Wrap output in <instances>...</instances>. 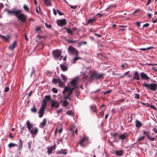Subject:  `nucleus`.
Returning a JSON list of instances; mask_svg holds the SVG:
<instances>
[{"label": "nucleus", "instance_id": "obj_2", "mask_svg": "<svg viewBox=\"0 0 157 157\" xmlns=\"http://www.w3.org/2000/svg\"><path fill=\"white\" fill-rule=\"evenodd\" d=\"M16 17L17 18L18 20L22 23H25L27 21V16L22 13L21 10H19Z\"/></svg>", "mask_w": 157, "mask_h": 157}, {"label": "nucleus", "instance_id": "obj_4", "mask_svg": "<svg viewBox=\"0 0 157 157\" xmlns=\"http://www.w3.org/2000/svg\"><path fill=\"white\" fill-rule=\"evenodd\" d=\"M104 75L103 74H99L97 72H93L90 75V78L93 80L94 79H99L103 78L102 77Z\"/></svg>", "mask_w": 157, "mask_h": 157}, {"label": "nucleus", "instance_id": "obj_29", "mask_svg": "<svg viewBox=\"0 0 157 157\" xmlns=\"http://www.w3.org/2000/svg\"><path fill=\"white\" fill-rule=\"evenodd\" d=\"M116 154L117 155L119 156H121L123 154V151L121 150L120 151H116Z\"/></svg>", "mask_w": 157, "mask_h": 157}, {"label": "nucleus", "instance_id": "obj_34", "mask_svg": "<svg viewBox=\"0 0 157 157\" xmlns=\"http://www.w3.org/2000/svg\"><path fill=\"white\" fill-rule=\"evenodd\" d=\"M69 104V102L67 101L66 100H64L63 102V106L66 107L68 106Z\"/></svg>", "mask_w": 157, "mask_h": 157}, {"label": "nucleus", "instance_id": "obj_40", "mask_svg": "<svg viewBox=\"0 0 157 157\" xmlns=\"http://www.w3.org/2000/svg\"><path fill=\"white\" fill-rule=\"evenodd\" d=\"M35 106H34L31 109V111L32 112L36 113L37 111V109L35 108Z\"/></svg>", "mask_w": 157, "mask_h": 157}, {"label": "nucleus", "instance_id": "obj_37", "mask_svg": "<svg viewBox=\"0 0 157 157\" xmlns=\"http://www.w3.org/2000/svg\"><path fill=\"white\" fill-rule=\"evenodd\" d=\"M24 9L26 11L29 12V9L28 6L26 5H24L23 6Z\"/></svg>", "mask_w": 157, "mask_h": 157}, {"label": "nucleus", "instance_id": "obj_47", "mask_svg": "<svg viewBox=\"0 0 157 157\" xmlns=\"http://www.w3.org/2000/svg\"><path fill=\"white\" fill-rule=\"evenodd\" d=\"M63 99H68L69 100H71V98H70V96H69V95H67V96H65L63 98Z\"/></svg>", "mask_w": 157, "mask_h": 157}, {"label": "nucleus", "instance_id": "obj_1", "mask_svg": "<svg viewBox=\"0 0 157 157\" xmlns=\"http://www.w3.org/2000/svg\"><path fill=\"white\" fill-rule=\"evenodd\" d=\"M26 125L29 132L32 135H36L38 132V129L36 127H33L32 124L29 121H26Z\"/></svg>", "mask_w": 157, "mask_h": 157}, {"label": "nucleus", "instance_id": "obj_19", "mask_svg": "<svg viewBox=\"0 0 157 157\" xmlns=\"http://www.w3.org/2000/svg\"><path fill=\"white\" fill-rule=\"evenodd\" d=\"M45 5L47 6H50L52 5V3L50 0H44Z\"/></svg>", "mask_w": 157, "mask_h": 157}, {"label": "nucleus", "instance_id": "obj_56", "mask_svg": "<svg viewBox=\"0 0 157 157\" xmlns=\"http://www.w3.org/2000/svg\"><path fill=\"white\" fill-rule=\"evenodd\" d=\"M70 7L71 8L73 9H75L77 8L76 6H70Z\"/></svg>", "mask_w": 157, "mask_h": 157}, {"label": "nucleus", "instance_id": "obj_41", "mask_svg": "<svg viewBox=\"0 0 157 157\" xmlns=\"http://www.w3.org/2000/svg\"><path fill=\"white\" fill-rule=\"evenodd\" d=\"M87 44V42L86 41L81 42L78 44V47H80L82 44Z\"/></svg>", "mask_w": 157, "mask_h": 157}, {"label": "nucleus", "instance_id": "obj_60", "mask_svg": "<svg viewBox=\"0 0 157 157\" xmlns=\"http://www.w3.org/2000/svg\"><path fill=\"white\" fill-rule=\"evenodd\" d=\"M82 78L84 79H86L87 78V76L86 75H82Z\"/></svg>", "mask_w": 157, "mask_h": 157}, {"label": "nucleus", "instance_id": "obj_59", "mask_svg": "<svg viewBox=\"0 0 157 157\" xmlns=\"http://www.w3.org/2000/svg\"><path fill=\"white\" fill-rule=\"evenodd\" d=\"M9 90V88L8 87H6V88L4 90V91L5 92H8Z\"/></svg>", "mask_w": 157, "mask_h": 157}, {"label": "nucleus", "instance_id": "obj_30", "mask_svg": "<svg viewBox=\"0 0 157 157\" xmlns=\"http://www.w3.org/2000/svg\"><path fill=\"white\" fill-rule=\"evenodd\" d=\"M96 20V19L94 17L93 19H89L88 20L87 23L88 24H90L91 23H93Z\"/></svg>", "mask_w": 157, "mask_h": 157}, {"label": "nucleus", "instance_id": "obj_11", "mask_svg": "<svg viewBox=\"0 0 157 157\" xmlns=\"http://www.w3.org/2000/svg\"><path fill=\"white\" fill-rule=\"evenodd\" d=\"M57 23L58 25L62 26L63 25L66 24V20L65 19L57 20Z\"/></svg>", "mask_w": 157, "mask_h": 157}, {"label": "nucleus", "instance_id": "obj_63", "mask_svg": "<svg viewBox=\"0 0 157 157\" xmlns=\"http://www.w3.org/2000/svg\"><path fill=\"white\" fill-rule=\"evenodd\" d=\"M53 12L55 15H56L57 14V12L56 11V10L55 9H53Z\"/></svg>", "mask_w": 157, "mask_h": 157}, {"label": "nucleus", "instance_id": "obj_53", "mask_svg": "<svg viewBox=\"0 0 157 157\" xmlns=\"http://www.w3.org/2000/svg\"><path fill=\"white\" fill-rule=\"evenodd\" d=\"M154 48V47L152 46H150L148 47H147L146 48V50H148L150 49H153Z\"/></svg>", "mask_w": 157, "mask_h": 157}, {"label": "nucleus", "instance_id": "obj_58", "mask_svg": "<svg viewBox=\"0 0 157 157\" xmlns=\"http://www.w3.org/2000/svg\"><path fill=\"white\" fill-rule=\"evenodd\" d=\"M111 92H112V91L111 90H109L105 92L104 93V94H109V93H111Z\"/></svg>", "mask_w": 157, "mask_h": 157}, {"label": "nucleus", "instance_id": "obj_3", "mask_svg": "<svg viewBox=\"0 0 157 157\" xmlns=\"http://www.w3.org/2000/svg\"><path fill=\"white\" fill-rule=\"evenodd\" d=\"M155 83L150 84L144 82L143 85L147 89H150L153 91H155L157 89V83L155 81Z\"/></svg>", "mask_w": 157, "mask_h": 157}, {"label": "nucleus", "instance_id": "obj_45", "mask_svg": "<svg viewBox=\"0 0 157 157\" xmlns=\"http://www.w3.org/2000/svg\"><path fill=\"white\" fill-rule=\"evenodd\" d=\"M45 25L46 27L47 28L51 29V25L50 24L48 25L47 24V23H45Z\"/></svg>", "mask_w": 157, "mask_h": 157}, {"label": "nucleus", "instance_id": "obj_17", "mask_svg": "<svg viewBox=\"0 0 157 157\" xmlns=\"http://www.w3.org/2000/svg\"><path fill=\"white\" fill-rule=\"evenodd\" d=\"M60 67L62 70L63 71H66L67 70V65L64 63L60 65Z\"/></svg>", "mask_w": 157, "mask_h": 157}, {"label": "nucleus", "instance_id": "obj_38", "mask_svg": "<svg viewBox=\"0 0 157 157\" xmlns=\"http://www.w3.org/2000/svg\"><path fill=\"white\" fill-rule=\"evenodd\" d=\"M32 144V141H29L28 143V148L29 150H30L31 149V145Z\"/></svg>", "mask_w": 157, "mask_h": 157}, {"label": "nucleus", "instance_id": "obj_28", "mask_svg": "<svg viewBox=\"0 0 157 157\" xmlns=\"http://www.w3.org/2000/svg\"><path fill=\"white\" fill-rule=\"evenodd\" d=\"M67 153V152L66 149H61L59 152L60 154L66 155Z\"/></svg>", "mask_w": 157, "mask_h": 157}, {"label": "nucleus", "instance_id": "obj_5", "mask_svg": "<svg viewBox=\"0 0 157 157\" xmlns=\"http://www.w3.org/2000/svg\"><path fill=\"white\" fill-rule=\"evenodd\" d=\"M61 53L62 51L58 50H55L52 51V54L55 58L58 59L60 58V60H61L62 58L63 57L61 55Z\"/></svg>", "mask_w": 157, "mask_h": 157}, {"label": "nucleus", "instance_id": "obj_13", "mask_svg": "<svg viewBox=\"0 0 157 157\" xmlns=\"http://www.w3.org/2000/svg\"><path fill=\"white\" fill-rule=\"evenodd\" d=\"M17 44L16 41H14L11 45H10L8 47V48L9 50L13 51L14 48L17 46Z\"/></svg>", "mask_w": 157, "mask_h": 157}, {"label": "nucleus", "instance_id": "obj_8", "mask_svg": "<svg viewBox=\"0 0 157 157\" xmlns=\"http://www.w3.org/2000/svg\"><path fill=\"white\" fill-rule=\"evenodd\" d=\"M78 78H73L71 82V86L73 87L72 88L75 89L77 88L78 86H77L76 82L78 81Z\"/></svg>", "mask_w": 157, "mask_h": 157}, {"label": "nucleus", "instance_id": "obj_36", "mask_svg": "<svg viewBox=\"0 0 157 157\" xmlns=\"http://www.w3.org/2000/svg\"><path fill=\"white\" fill-rule=\"evenodd\" d=\"M19 149H22L23 146V144L22 142V140H19Z\"/></svg>", "mask_w": 157, "mask_h": 157}, {"label": "nucleus", "instance_id": "obj_14", "mask_svg": "<svg viewBox=\"0 0 157 157\" xmlns=\"http://www.w3.org/2000/svg\"><path fill=\"white\" fill-rule=\"evenodd\" d=\"M88 138L87 137H83L80 142V145L82 147H85V145L83 143L85 141H88Z\"/></svg>", "mask_w": 157, "mask_h": 157}, {"label": "nucleus", "instance_id": "obj_7", "mask_svg": "<svg viewBox=\"0 0 157 157\" xmlns=\"http://www.w3.org/2000/svg\"><path fill=\"white\" fill-rule=\"evenodd\" d=\"M68 50L70 54H75L76 55L78 54V51L72 46L69 47Z\"/></svg>", "mask_w": 157, "mask_h": 157}, {"label": "nucleus", "instance_id": "obj_49", "mask_svg": "<svg viewBox=\"0 0 157 157\" xmlns=\"http://www.w3.org/2000/svg\"><path fill=\"white\" fill-rule=\"evenodd\" d=\"M67 41L68 42H70V43H75V42H77L78 41L77 40L73 41L72 40H67Z\"/></svg>", "mask_w": 157, "mask_h": 157}, {"label": "nucleus", "instance_id": "obj_10", "mask_svg": "<svg viewBox=\"0 0 157 157\" xmlns=\"http://www.w3.org/2000/svg\"><path fill=\"white\" fill-rule=\"evenodd\" d=\"M141 79L145 80H148L150 79V78L147 75L143 72H141L140 74Z\"/></svg>", "mask_w": 157, "mask_h": 157}, {"label": "nucleus", "instance_id": "obj_12", "mask_svg": "<svg viewBox=\"0 0 157 157\" xmlns=\"http://www.w3.org/2000/svg\"><path fill=\"white\" fill-rule=\"evenodd\" d=\"M15 10V9H13L11 10H7V12L8 14H13L14 15H15L16 16V15L17 14L18 10Z\"/></svg>", "mask_w": 157, "mask_h": 157}, {"label": "nucleus", "instance_id": "obj_50", "mask_svg": "<svg viewBox=\"0 0 157 157\" xmlns=\"http://www.w3.org/2000/svg\"><path fill=\"white\" fill-rule=\"evenodd\" d=\"M57 11L58 13L59 14V15H63V13H62L59 10H57Z\"/></svg>", "mask_w": 157, "mask_h": 157}, {"label": "nucleus", "instance_id": "obj_20", "mask_svg": "<svg viewBox=\"0 0 157 157\" xmlns=\"http://www.w3.org/2000/svg\"><path fill=\"white\" fill-rule=\"evenodd\" d=\"M58 83L59 86L60 87H63L65 85L64 83L60 79H59V80Z\"/></svg>", "mask_w": 157, "mask_h": 157}, {"label": "nucleus", "instance_id": "obj_26", "mask_svg": "<svg viewBox=\"0 0 157 157\" xmlns=\"http://www.w3.org/2000/svg\"><path fill=\"white\" fill-rule=\"evenodd\" d=\"M47 103H46V102H43V103L42 104L40 108V109L44 110L46 107L47 106Z\"/></svg>", "mask_w": 157, "mask_h": 157}, {"label": "nucleus", "instance_id": "obj_42", "mask_svg": "<svg viewBox=\"0 0 157 157\" xmlns=\"http://www.w3.org/2000/svg\"><path fill=\"white\" fill-rule=\"evenodd\" d=\"M147 107H150L152 109H154L155 110H156V109L155 107L153 105H150L148 104H147Z\"/></svg>", "mask_w": 157, "mask_h": 157}, {"label": "nucleus", "instance_id": "obj_27", "mask_svg": "<svg viewBox=\"0 0 157 157\" xmlns=\"http://www.w3.org/2000/svg\"><path fill=\"white\" fill-rule=\"evenodd\" d=\"M61 76L63 81L65 82H66L67 80V77L63 74H61Z\"/></svg>", "mask_w": 157, "mask_h": 157}, {"label": "nucleus", "instance_id": "obj_39", "mask_svg": "<svg viewBox=\"0 0 157 157\" xmlns=\"http://www.w3.org/2000/svg\"><path fill=\"white\" fill-rule=\"evenodd\" d=\"M52 148L53 147H52L48 148V155H50L51 153L52 150Z\"/></svg>", "mask_w": 157, "mask_h": 157}, {"label": "nucleus", "instance_id": "obj_33", "mask_svg": "<svg viewBox=\"0 0 157 157\" xmlns=\"http://www.w3.org/2000/svg\"><path fill=\"white\" fill-rule=\"evenodd\" d=\"M8 146L10 148H11L15 146H17V145L15 144L10 143L8 144Z\"/></svg>", "mask_w": 157, "mask_h": 157}, {"label": "nucleus", "instance_id": "obj_46", "mask_svg": "<svg viewBox=\"0 0 157 157\" xmlns=\"http://www.w3.org/2000/svg\"><path fill=\"white\" fill-rule=\"evenodd\" d=\"M135 98H136L137 99H139L140 98L139 94H135Z\"/></svg>", "mask_w": 157, "mask_h": 157}, {"label": "nucleus", "instance_id": "obj_21", "mask_svg": "<svg viewBox=\"0 0 157 157\" xmlns=\"http://www.w3.org/2000/svg\"><path fill=\"white\" fill-rule=\"evenodd\" d=\"M136 126L137 128H139L142 126L141 123L138 120H136L135 122Z\"/></svg>", "mask_w": 157, "mask_h": 157}, {"label": "nucleus", "instance_id": "obj_35", "mask_svg": "<svg viewBox=\"0 0 157 157\" xmlns=\"http://www.w3.org/2000/svg\"><path fill=\"white\" fill-rule=\"evenodd\" d=\"M59 79L53 78L52 80V82L55 84H56L57 83H58Z\"/></svg>", "mask_w": 157, "mask_h": 157}, {"label": "nucleus", "instance_id": "obj_9", "mask_svg": "<svg viewBox=\"0 0 157 157\" xmlns=\"http://www.w3.org/2000/svg\"><path fill=\"white\" fill-rule=\"evenodd\" d=\"M51 102L52 107H55L57 108L59 106V104L57 101L53 100H51Z\"/></svg>", "mask_w": 157, "mask_h": 157}, {"label": "nucleus", "instance_id": "obj_16", "mask_svg": "<svg viewBox=\"0 0 157 157\" xmlns=\"http://www.w3.org/2000/svg\"><path fill=\"white\" fill-rule=\"evenodd\" d=\"M127 137V134L126 133H125L122 134H121L119 136L118 138L119 139L123 140L125 139Z\"/></svg>", "mask_w": 157, "mask_h": 157}, {"label": "nucleus", "instance_id": "obj_18", "mask_svg": "<svg viewBox=\"0 0 157 157\" xmlns=\"http://www.w3.org/2000/svg\"><path fill=\"white\" fill-rule=\"evenodd\" d=\"M47 120L46 119H44L43 121L41 122L39 125L40 128H43L46 124Z\"/></svg>", "mask_w": 157, "mask_h": 157}, {"label": "nucleus", "instance_id": "obj_15", "mask_svg": "<svg viewBox=\"0 0 157 157\" xmlns=\"http://www.w3.org/2000/svg\"><path fill=\"white\" fill-rule=\"evenodd\" d=\"M133 78L135 79L136 80H139L140 79V77L139 76V75L137 71H136L133 74Z\"/></svg>", "mask_w": 157, "mask_h": 157}, {"label": "nucleus", "instance_id": "obj_22", "mask_svg": "<svg viewBox=\"0 0 157 157\" xmlns=\"http://www.w3.org/2000/svg\"><path fill=\"white\" fill-rule=\"evenodd\" d=\"M0 37L2 38L3 39L6 41H7L9 39L10 36H2L0 34Z\"/></svg>", "mask_w": 157, "mask_h": 157}, {"label": "nucleus", "instance_id": "obj_24", "mask_svg": "<svg viewBox=\"0 0 157 157\" xmlns=\"http://www.w3.org/2000/svg\"><path fill=\"white\" fill-rule=\"evenodd\" d=\"M44 110L40 109L39 111L38 112V113L39 114V117L40 118L42 117L43 116L44 114Z\"/></svg>", "mask_w": 157, "mask_h": 157}, {"label": "nucleus", "instance_id": "obj_32", "mask_svg": "<svg viewBox=\"0 0 157 157\" xmlns=\"http://www.w3.org/2000/svg\"><path fill=\"white\" fill-rule=\"evenodd\" d=\"M90 108L94 112H96L97 111V109L95 105H91Z\"/></svg>", "mask_w": 157, "mask_h": 157}, {"label": "nucleus", "instance_id": "obj_25", "mask_svg": "<svg viewBox=\"0 0 157 157\" xmlns=\"http://www.w3.org/2000/svg\"><path fill=\"white\" fill-rule=\"evenodd\" d=\"M67 30V33L71 35H72L73 33V32L72 30L69 28H66L65 29Z\"/></svg>", "mask_w": 157, "mask_h": 157}, {"label": "nucleus", "instance_id": "obj_43", "mask_svg": "<svg viewBox=\"0 0 157 157\" xmlns=\"http://www.w3.org/2000/svg\"><path fill=\"white\" fill-rule=\"evenodd\" d=\"M81 58H80L78 57H75L74 60H73V63H75L76 61L77 60L80 59Z\"/></svg>", "mask_w": 157, "mask_h": 157}, {"label": "nucleus", "instance_id": "obj_31", "mask_svg": "<svg viewBox=\"0 0 157 157\" xmlns=\"http://www.w3.org/2000/svg\"><path fill=\"white\" fill-rule=\"evenodd\" d=\"M145 137L144 136H142L138 137L137 140V142H138L140 141H142L145 139Z\"/></svg>", "mask_w": 157, "mask_h": 157}, {"label": "nucleus", "instance_id": "obj_55", "mask_svg": "<svg viewBox=\"0 0 157 157\" xmlns=\"http://www.w3.org/2000/svg\"><path fill=\"white\" fill-rule=\"evenodd\" d=\"M117 7V5L116 4H114V5H110L109 6V8L110 7H113L115 8Z\"/></svg>", "mask_w": 157, "mask_h": 157}, {"label": "nucleus", "instance_id": "obj_48", "mask_svg": "<svg viewBox=\"0 0 157 157\" xmlns=\"http://www.w3.org/2000/svg\"><path fill=\"white\" fill-rule=\"evenodd\" d=\"M41 28V27H37L35 28V30L36 31H38L40 30Z\"/></svg>", "mask_w": 157, "mask_h": 157}, {"label": "nucleus", "instance_id": "obj_6", "mask_svg": "<svg viewBox=\"0 0 157 157\" xmlns=\"http://www.w3.org/2000/svg\"><path fill=\"white\" fill-rule=\"evenodd\" d=\"M74 90V89L70 87H65L64 88V90L63 91V94H65L68 91L67 95L70 96L72 94L73 91Z\"/></svg>", "mask_w": 157, "mask_h": 157}, {"label": "nucleus", "instance_id": "obj_51", "mask_svg": "<svg viewBox=\"0 0 157 157\" xmlns=\"http://www.w3.org/2000/svg\"><path fill=\"white\" fill-rule=\"evenodd\" d=\"M149 140L151 141H153L155 140V139L154 137H150L148 139Z\"/></svg>", "mask_w": 157, "mask_h": 157}, {"label": "nucleus", "instance_id": "obj_57", "mask_svg": "<svg viewBox=\"0 0 157 157\" xmlns=\"http://www.w3.org/2000/svg\"><path fill=\"white\" fill-rule=\"evenodd\" d=\"M62 111H63V109H60L59 110L57 111V113L59 114L60 113H61Z\"/></svg>", "mask_w": 157, "mask_h": 157}, {"label": "nucleus", "instance_id": "obj_54", "mask_svg": "<svg viewBox=\"0 0 157 157\" xmlns=\"http://www.w3.org/2000/svg\"><path fill=\"white\" fill-rule=\"evenodd\" d=\"M149 24L146 23V24H144L143 25V27H148L149 26Z\"/></svg>", "mask_w": 157, "mask_h": 157}, {"label": "nucleus", "instance_id": "obj_44", "mask_svg": "<svg viewBox=\"0 0 157 157\" xmlns=\"http://www.w3.org/2000/svg\"><path fill=\"white\" fill-rule=\"evenodd\" d=\"M52 90L53 92L57 93L58 92L57 90L55 88L53 87L52 88Z\"/></svg>", "mask_w": 157, "mask_h": 157}, {"label": "nucleus", "instance_id": "obj_61", "mask_svg": "<svg viewBox=\"0 0 157 157\" xmlns=\"http://www.w3.org/2000/svg\"><path fill=\"white\" fill-rule=\"evenodd\" d=\"M117 132H115V133H113L112 134V136L113 137H115L116 136H117Z\"/></svg>", "mask_w": 157, "mask_h": 157}, {"label": "nucleus", "instance_id": "obj_62", "mask_svg": "<svg viewBox=\"0 0 157 157\" xmlns=\"http://www.w3.org/2000/svg\"><path fill=\"white\" fill-rule=\"evenodd\" d=\"M71 113H72V112L71 111H68L67 112V114L68 115H71Z\"/></svg>", "mask_w": 157, "mask_h": 157}, {"label": "nucleus", "instance_id": "obj_64", "mask_svg": "<svg viewBox=\"0 0 157 157\" xmlns=\"http://www.w3.org/2000/svg\"><path fill=\"white\" fill-rule=\"evenodd\" d=\"M71 29L72 30L73 32H74V31H75V30H77V29L76 28V27H74L73 28H72Z\"/></svg>", "mask_w": 157, "mask_h": 157}, {"label": "nucleus", "instance_id": "obj_52", "mask_svg": "<svg viewBox=\"0 0 157 157\" xmlns=\"http://www.w3.org/2000/svg\"><path fill=\"white\" fill-rule=\"evenodd\" d=\"M35 72L34 69H33V68L32 71V72L30 75L31 77L32 76V75L34 74Z\"/></svg>", "mask_w": 157, "mask_h": 157}, {"label": "nucleus", "instance_id": "obj_23", "mask_svg": "<svg viewBox=\"0 0 157 157\" xmlns=\"http://www.w3.org/2000/svg\"><path fill=\"white\" fill-rule=\"evenodd\" d=\"M50 100V96L49 95L46 96L45 97V99L43 100V102H46L47 103V101Z\"/></svg>", "mask_w": 157, "mask_h": 157}]
</instances>
